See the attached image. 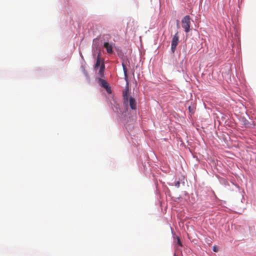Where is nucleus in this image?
Returning a JSON list of instances; mask_svg holds the SVG:
<instances>
[{
    "instance_id": "obj_7",
    "label": "nucleus",
    "mask_w": 256,
    "mask_h": 256,
    "mask_svg": "<svg viewBox=\"0 0 256 256\" xmlns=\"http://www.w3.org/2000/svg\"><path fill=\"white\" fill-rule=\"evenodd\" d=\"M100 64V52H98L97 58H96V62L94 66L95 68H98Z\"/></svg>"
},
{
    "instance_id": "obj_8",
    "label": "nucleus",
    "mask_w": 256,
    "mask_h": 256,
    "mask_svg": "<svg viewBox=\"0 0 256 256\" xmlns=\"http://www.w3.org/2000/svg\"><path fill=\"white\" fill-rule=\"evenodd\" d=\"M104 64H102L100 67V70H99V74L102 77L104 76Z\"/></svg>"
},
{
    "instance_id": "obj_3",
    "label": "nucleus",
    "mask_w": 256,
    "mask_h": 256,
    "mask_svg": "<svg viewBox=\"0 0 256 256\" xmlns=\"http://www.w3.org/2000/svg\"><path fill=\"white\" fill-rule=\"evenodd\" d=\"M99 82H100V84L103 88H104L106 92L109 93V94H110L112 91H111V89H110V88L108 86V82L104 80L103 79H102V78H100L99 79Z\"/></svg>"
},
{
    "instance_id": "obj_13",
    "label": "nucleus",
    "mask_w": 256,
    "mask_h": 256,
    "mask_svg": "<svg viewBox=\"0 0 256 256\" xmlns=\"http://www.w3.org/2000/svg\"><path fill=\"white\" fill-rule=\"evenodd\" d=\"M213 250L214 252H217L218 251V249H217V248H216V246H214L213 247Z\"/></svg>"
},
{
    "instance_id": "obj_4",
    "label": "nucleus",
    "mask_w": 256,
    "mask_h": 256,
    "mask_svg": "<svg viewBox=\"0 0 256 256\" xmlns=\"http://www.w3.org/2000/svg\"><path fill=\"white\" fill-rule=\"evenodd\" d=\"M104 46L106 48V52L108 54H112L113 52L112 46V44L106 42L104 44Z\"/></svg>"
},
{
    "instance_id": "obj_5",
    "label": "nucleus",
    "mask_w": 256,
    "mask_h": 256,
    "mask_svg": "<svg viewBox=\"0 0 256 256\" xmlns=\"http://www.w3.org/2000/svg\"><path fill=\"white\" fill-rule=\"evenodd\" d=\"M130 106L132 110H135L136 108V104L134 98L130 97Z\"/></svg>"
},
{
    "instance_id": "obj_2",
    "label": "nucleus",
    "mask_w": 256,
    "mask_h": 256,
    "mask_svg": "<svg viewBox=\"0 0 256 256\" xmlns=\"http://www.w3.org/2000/svg\"><path fill=\"white\" fill-rule=\"evenodd\" d=\"M179 42L178 32H176L172 40L171 50L173 54L175 52L176 46L178 44Z\"/></svg>"
},
{
    "instance_id": "obj_6",
    "label": "nucleus",
    "mask_w": 256,
    "mask_h": 256,
    "mask_svg": "<svg viewBox=\"0 0 256 256\" xmlns=\"http://www.w3.org/2000/svg\"><path fill=\"white\" fill-rule=\"evenodd\" d=\"M122 68H123V70H124V80L126 81V82L128 83V70H127V68H126V66H125V64L124 63L122 64Z\"/></svg>"
},
{
    "instance_id": "obj_1",
    "label": "nucleus",
    "mask_w": 256,
    "mask_h": 256,
    "mask_svg": "<svg viewBox=\"0 0 256 256\" xmlns=\"http://www.w3.org/2000/svg\"><path fill=\"white\" fill-rule=\"evenodd\" d=\"M190 18L189 16H186L182 20V26L184 28L186 32L190 30Z\"/></svg>"
},
{
    "instance_id": "obj_12",
    "label": "nucleus",
    "mask_w": 256,
    "mask_h": 256,
    "mask_svg": "<svg viewBox=\"0 0 256 256\" xmlns=\"http://www.w3.org/2000/svg\"><path fill=\"white\" fill-rule=\"evenodd\" d=\"M188 110H189V111H190V112H192H192H192V108H191V106H190L188 107Z\"/></svg>"
},
{
    "instance_id": "obj_10",
    "label": "nucleus",
    "mask_w": 256,
    "mask_h": 256,
    "mask_svg": "<svg viewBox=\"0 0 256 256\" xmlns=\"http://www.w3.org/2000/svg\"><path fill=\"white\" fill-rule=\"evenodd\" d=\"M174 186L177 188H178L180 186V182L179 181H176L174 183Z\"/></svg>"
},
{
    "instance_id": "obj_9",
    "label": "nucleus",
    "mask_w": 256,
    "mask_h": 256,
    "mask_svg": "<svg viewBox=\"0 0 256 256\" xmlns=\"http://www.w3.org/2000/svg\"><path fill=\"white\" fill-rule=\"evenodd\" d=\"M123 96H124V100H126V101H128V96L126 92H124L123 93Z\"/></svg>"
},
{
    "instance_id": "obj_11",
    "label": "nucleus",
    "mask_w": 256,
    "mask_h": 256,
    "mask_svg": "<svg viewBox=\"0 0 256 256\" xmlns=\"http://www.w3.org/2000/svg\"><path fill=\"white\" fill-rule=\"evenodd\" d=\"M177 241H178V244L179 246H182V242H180V238H177Z\"/></svg>"
}]
</instances>
